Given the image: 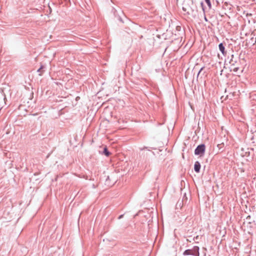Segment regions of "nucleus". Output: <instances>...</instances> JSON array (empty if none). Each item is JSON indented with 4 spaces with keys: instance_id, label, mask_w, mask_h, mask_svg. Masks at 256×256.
Returning <instances> with one entry per match:
<instances>
[{
    "instance_id": "2",
    "label": "nucleus",
    "mask_w": 256,
    "mask_h": 256,
    "mask_svg": "<svg viewBox=\"0 0 256 256\" xmlns=\"http://www.w3.org/2000/svg\"><path fill=\"white\" fill-rule=\"evenodd\" d=\"M112 12L113 13L114 18H117L118 21L122 23L124 22L122 18V16H124V14L123 12L120 8H118V10H116V8H112Z\"/></svg>"
},
{
    "instance_id": "18",
    "label": "nucleus",
    "mask_w": 256,
    "mask_h": 256,
    "mask_svg": "<svg viewBox=\"0 0 256 256\" xmlns=\"http://www.w3.org/2000/svg\"><path fill=\"white\" fill-rule=\"evenodd\" d=\"M182 10H183V11H184V12H186V8H184V7H182Z\"/></svg>"
},
{
    "instance_id": "8",
    "label": "nucleus",
    "mask_w": 256,
    "mask_h": 256,
    "mask_svg": "<svg viewBox=\"0 0 256 256\" xmlns=\"http://www.w3.org/2000/svg\"><path fill=\"white\" fill-rule=\"evenodd\" d=\"M102 154L105 155L106 156H108L110 154V152H109L106 146L104 148Z\"/></svg>"
},
{
    "instance_id": "17",
    "label": "nucleus",
    "mask_w": 256,
    "mask_h": 256,
    "mask_svg": "<svg viewBox=\"0 0 256 256\" xmlns=\"http://www.w3.org/2000/svg\"><path fill=\"white\" fill-rule=\"evenodd\" d=\"M124 216V214H120V216H119L118 217V220H120Z\"/></svg>"
},
{
    "instance_id": "1",
    "label": "nucleus",
    "mask_w": 256,
    "mask_h": 256,
    "mask_svg": "<svg viewBox=\"0 0 256 256\" xmlns=\"http://www.w3.org/2000/svg\"><path fill=\"white\" fill-rule=\"evenodd\" d=\"M200 248L198 246H193L192 249L185 250L182 254L184 256H200Z\"/></svg>"
},
{
    "instance_id": "3",
    "label": "nucleus",
    "mask_w": 256,
    "mask_h": 256,
    "mask_svg": "<svg viewBox=\"0 0 256 256\" xmlns=\"http://www.w3.org/2000/svg\"><path fill=\"white\" fill-rule=\"evenodd\" d=\"M206 151V146L204 144H201L198 145L194 150V154L202 156H204Z\"/></svg>"
},
{
    "instance_id": "12",
    "label": "nucleus",
    "mask_w": 256,
    "mask_h": 256,
    "mask_svg": "<svg viewBox=\"0 0 256 256\" xmlns=\"http://www.w3.org/2000/svg\"><path fill=\"white\" fill-rule=\"evenodd\" d=\"M204 68V66H202V68H200V69L198 71V74H197V78L199 76V75L201 73V72H202V70H203Z\"/></svg>"
},
{
    "instance_id": "6",
    "label": "nucleus",
    "mask_w": 256,
    "mask_h": 256,
    "mask_svg": "<svg viewBox=\"0 0 256 256\" xmlns=\"http://www.w3.org/2000/svg\"><path fill=\"white\" fill-rule=\"evenodd\" d=\"M201 168V165L200 162L198 161H196L194 164V169L196 172L199 173L200 172V170Z\"/></svg>"
},
{
    "instance_id": "19",
    "label": "nucleus",
    "mask_w": 256,
    "mask_h": 256,
    "mask_svg": "<svg viewBox=\"0 0 256 256\" xmlns=\"http://www.w3.org/2000/svg\"><path fill=\"white\" fill-rule=\"evenodd\" d=\"M40 174L38 172H35L34 174V176H36Z\"/></svg>"
},
{
    "instance_id": "20",
    "label": "nucleus",
    "mask_w": 256,
    "mask_h": 256,
    "mask_svg": "<svg viewBox=\"0 0 256 256\" xmlns=\"http://www.w3.org/2000/svg\"><path fill=\"white\" fill-rule=\"evenodd\" d=\"M145 148H147V147H144L143 148H142L141 150H144Z\"/></svg>"
},
{
    "instance_id": "4",
    "label": "nucleus",
    "mask_w": 256,
    "mask_h": 256,
    "mask_svg": "<svg viewBox=\"0 0 256 256\" xmlns=\"http://www.w3.org/2000/svg\"><path fill=\"white\" fill-rule=\"evenodd\" d=\"M227 60L230 64V66H232L235 64H237L238 62V60H240V59L236 55L232 54L230 55V56H228Z\"/></svg>"
},
{
    "instance_id": "21",
    "label": "nucleus",
    "mask_w": 256,
    "mask_h": 256,
    "mask_svg": "<svg viewBox=\"0 0 256 256\" xmlns=\"http://www.w3.org/2000/svg\"><path fill=\"white\" fill-rule=\"evenodd\" d=\"M204 19H205V20H206V21H207V19H206V16H205V18H204Z\"/></svg>"
},
{
    "instance_id": "16",
    "label": "nucleus",
    "mask_w": 256,
    "mask_h": 256,
    "mask_svg": "<svg viewBox=\"0 0 256 256\" xmlns=\"http://www.w3.org/2000/svg\"><path fill=\"white\" fill-rule=\"evenodd\" d=\"M240 60H238V62L237 64H234V66H236V67H240Z\"/></svg>"
},
{
    "instance_id": "9",
    "label": "nucleus",
    "mask_w": 256,
    "mask_h": 256,
    "mask_svg": "<svg viewBox=\"0 0 256 256\" xmlns=\"http://www.w3.org/2000/svg\"><path fill=\"white\" fill-rule=\"evenodd\" d=\"M206 4H207L208 6V8L210 9L212 8V3L210 2V0L206 1L205 2Z\"/></svg>"
},
{
    "instance_id": "14",
    "label": "nucleus",
    "mask_w": 256,
    "mask_h": 256,
    "mask_svg": "<svg viewBox=\"0 0 256 256\" xmlns=\"http://www.w3.org/2000/svg\"><path fill=\"white\" fill-rule=\"evenodd\" d=\"M182 200L180 202H177L176 204V206H180H180H181V204H182Z\"/></svg>"
},
{
    "instance_id": "10",
    "label": "nucleus",
    "mask_w": 256,
    "mask_h": 256,
    "mask_svg": "<svg viewBox=\"0 0 256 256\" xmlns=\"http://www.w3.org/2000/svg\"><path fill=\"white\" fill-rule=\"evenodd\" d=\"M44 68V65H41L40 68L37 70V72H40L41 70Z\"/></svg>"
},
{
    "instance_id": "11",
    "label": "nucleus",
    "mask_w": 256,
    "mask_h": 256,
    "mask_svg": "<svg viewBox=\"0 0 256 256\" xmlns=\"http://www.w3.org/2000/svg\"><path fill=\"white\" fill-rule=\"evenodd\" d=\"M109 180H110V176H108L107 178H106V184H108V186L110 185V184H109Z\"/></svg>"
},
{
    "instance_id": "23",
    "label": "nucleus",
    "mask_w": 256,
    "mask_h": 256,
    "mask_svg": "<svg viewBox=\"0 0 256 256\" xmlns=\"http://www.w3.org/2000/svg\"><path fill=\"white\" fill-rule=\"evenodd\" d=\"M39 180V178H36V180Z\"/></svg>"
},
{
    "instance_id": "7",
    "label": "nucleus",
    "mask_w": 256,
    "mask_h": 256,
    "mask_svg": "<svg viewBox=\"0 0 256 256\" xmlns=\"http://www.w3.org/2000/svg\"><path fill=\"white\" fill-rule=\"evenodd\" d=\"M218 48L223 56H226V52L225 50V46L222 42H220L218 44Z\"/></svg>"
},
{
    "instance_id": "13",
    "label": "nucleus",
    "mask_w": 256,
    "mask_h": 256,
    "mask_svg": "<svg viewBox=\"0 0 256 256\" xmlns=\"http://www.w3.org/2000/svg\"><path fill=\"white\" fill-rule=\"evenodd\" d=\"M212 2H213L214 4L216 2V6H218L220 4V2H219L218 0H212Z\"/></svg>"
},
{
    "instance_id": "5",
    "label": "nucleus",
    "mask_w": 256,
    "mask_h": 256,
    "mask_svg": "<svg viewBox=\"0 0 256 256\" xmlns=\"http://www.w3.org/2000/svg\"><path fill=\"white\" fill-rule=\"evenodd\" d=\"M230 72H233L237 76H239L243 72V70H240V67L234 66V65L230 66Z\"/></svg>"
},
{
    "instance_id": "22",
    "label": "nucleus",
    "mask_w": 256,
    "mask_h": 256,
    "mask_svg": "<svg viewBox=\"0 0 256 256\" xmlns=\"http://www.w3.org/2000/svg\"><path fill=\"white\" fill-rule=\"evenodd\" d=\"M186 13L188 14H190V12H187Z\"/></svg>"
},
{
    "instance_id": "15",
    "label": "nucleus",
    "mask_w": 256,
    "mask_h": 256,
    "mask_svg": "<svg viewBox=\"0 0 256 256\" xmlns=\"http://www.w3.org/2000/svg\"><path fill=\"white\" fill-rule=\"evenodd\" d=\"M200 6L202 8V10L204 11V2H200Z\"/></svg>"
}]
</instances>
